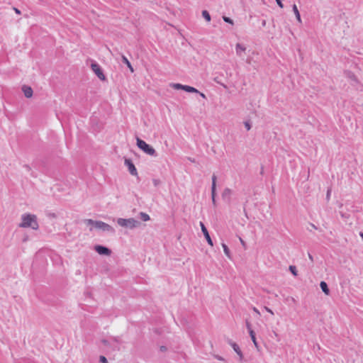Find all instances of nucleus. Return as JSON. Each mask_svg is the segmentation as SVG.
Here are the masks:
<instances>
[{
	"mask_svg": "<svg viewBox=\"0 0 363 363\" xmlns=\"http://www.w3.org/2000/svg\"><path fill=\"white\" fill-rule=\"evenodd\" d=\"M19 228H30L33 230H38L39 225L37 216L34 214L24 213L21 216V223L18 224Z\"/></svg>",
	"mask_w": 363,
	"mask_h": 363,
	"instance_id": "nucleus-1",
	"label": "nucleus"
},
{
	"mask_svg": "<svg viewBox=\"0 0 363 363\" xmlns=\"http://www.w3.org/2000/svg\"><path fill=\"white\" fill-rule=\"evenodd\" d=\"M85 223L87 224V225H94L96 228H98V229H101L103 231H107V232H110L111 233H115V230L114 228L111 226L110 225L103 222V221H101V220H93L91 219H86L85 220Z\"/></svg>",
	"mask_w": 363,
	"mask_h": 363,
	"instance_id": "nucleus-2",
	"label": "nucleus"
},
{
	"mask_svg": "<svg viewBox=\"0 0 363 363\" xmlns=\"http://www.w3.org/2000/svg\"><path fill=\"white\" fill-rule=\"evenodd\" d=\"M136 144L138 147L145 153L151 156H157L155 150L151 145L138 137L136 138Z\"/></svg>",
	"mask_w": 363,
	"mask_h": 363,
	"instance_id": "nucleus-3",
	"label": "nucleus"
},
{
	"mask_svg": "<svg viewBox=\"0 0 363 363\" xmlns=\"http://www.w3.org/2000/svg\"><path fill=\"white\" fill-rule=\"evenodd\" d=\"M117 223L121 227L128 228L130 229L137 228L140 225V222L135 220L133 218H119L117 220Z\"/></svg>",
	"mask_w": 363,
	"mask_h": 363,
	"instance_id": "nucleus-4",
	"label": "nucleus"
},
{
	"mask_svg": "<svg viewBox=\"0 0 363 363\" xmlns=\"http://www.w3.org/2000/svg\"><path fill=\"white\" fill-rule=\"evenodd\" d=\"M91 68L92 71L95 73V74L98 77V78L102 81L106 80V76L104 74V72L100 67V65L96 62H92L91 65Z\"/></svg>",
	"mask_w": 363,
	"mask_h": 363,
	"instance_id": "nucleus-5",
	"label": "nucleus"
},
{
	"mask_svg": "<svg viewBox=\"0 0 363 363\" xmlns=\"http://www.w3.org/2000/svg\"><path fill=\"white\" fill-rule=\"evenodd\" d=\"M125 165L128 167L130 174L133 176H138L137 169L130 159L125 158Z\"/></svg>",
	"mask_w": 363,
	"mask_h": 363,
	"instance_id": "nucleus-6",
	"label": "nucleus"
},
{
	"mask_svg": "<svg viewBox=\"0 0 363 363\" xmlns=\"http://www.w3.org/2000/svg\"><path fill=\"white\" fill-rule=\"evenodd\" d=\"M95 251L101 255L109 256L111 254V250L104 245H96L94 246Z\"/></svg>",
	"mask_w": 363,
	"mask_h": 363,
	"instance_id": "nucleus-7",
	"label": "nucleus"
},
{
	"mask_svg": "<svg viewBox=\"0 0 363 363\" xmlns=\"http://www.w3.org/2000/svg\"><path fill=\"white\" fill-rule=\"evenodd\" d=\"M200 225H201V231L208 242V244L211 246H213V240L208 233V231L207 230V228H206L205 225L202 223V222H200Z\"/></svg>",
	"mask_w": 363,
	"mask_h": 363,
	"instance_id": "nucleus-8",
	"label": "nucleus"
},
{
	"mask_svg": "<svg viewBox=\"0 0 363 363\" xmlns=\"http://www.w3.org/2000/svg\"><path fill=\"white\" fill-rule=\"evenodd\" d=\"M217 177L213 174L212 176L211 198L214 206H216V191Z\"/></svg>",
	"mask_w": 363,
	"mask_h": 363,
	"instance_id": "nucleus-9",
	"label": "nucleus"
},
{
	"mask_svg": "<svg viewBox=\"0 0 363 363\" xmlns=\"http://www.w3.org/2000/svg\"><path fill=\"white\" fill-rule=\"evenodd\" d=\"M227 342L230 345H231V347H233L234 351L238 354V355H239L240 358L242 359L243 357V354L238 345L233 342L230 339H228Z\"/></svg>",
	"mask_w": 363,
	"mask_h": 363,
	"instance_id": "nucleus-10",
	"label": "nucleus"
},
{
	"mask_svg": "<svg viewBox=\"0 0 363 363\" xmlns=\"http://www.w3.org/2000/svg\"><path fill=\"white\" fill-rule=\"evenodd\" d=\"M349 78L353 82L352 84L353 86H358L357 89H359L361 91L363 90V84L360 83L357 77L353 73L350 74Z\"/></svg>",
	"mask_w": 363,
	"mask_h": 363,
	"instance_id": "nucleus-11",
	"label": "nucleus"
},
{
	"mask_svg": "<svg viewBox=\"0 0 363 363\" xmlns=\"http://www.w3.org/2000/svg\"><path fill=\"white\" fill-rule=\"evenodd\" d=\"M22 91L26 98H30L33 96V91L30 86L23 85Z\"/></svg>",
	"mask_w": 363,
	"mask_h": 363,
	"instance_id": "nucleus-12",
	"label": "nucleus"
},
{
	"mask_svg": "<svg viewBox=\"0 0 363 363\" xmlns=\"http://www.w3.org/2000/svg\"><path fill=\"white\" fill-rule=\"evenodd\" d=\"M235 50L238 55L242 56V52L246 50V48L240 43H237L235 45Z\"/></svg>",
	"mask_w": 363,
	"mask_h": 363,
	"instance_id": "nucleus-13",
	"label": "nucleus"
},
{
	"mask_svg": "<svg viewBox=\"0 0 363 363\" xmlns=\"http://www.w3.org/2000/svg\"><path fill=\"white\" fill-rule=\"evenodd\" d=\"M320 287L325 294H326V295L330 294V289H329L328 286L325 281H320Z\"/></svg>",
	"mask_w": 363,
	"mask_h": 363,
	"instance_id": "nucleus-14",
	"label": "nucleus"
},
{
	"mask_svg": "<svg viewBox=\"0 0 363 363\" xmlns=\"http://www.w3.org/2000/svg\"><path fill=\"white\" fill-rule=\"evenodd\" d=\"M122 62L128 66V67L130 69L131 72H134V69H133V66L131 65V63L130 62V61L128 60V58L125 55H122Z\"/></svg>",
	"mask_w": 363,
	"mask_h": 363,
	"instance_id": "nucleus-15",
	"label": "nucleus"
},
{
	"mask_svg": "<svg viewBox=\"0 0 363 363\" xmlns=\"http://www.w3.org/2000/svg\"><path fill=\"white\" fill-rule=\"evenodd\" d=\"M293 11L294 12V14L296 15V18L297 21L299 23H301V15H300V13L298 11V9L296 4L293 5Z\"/></svg>",
	"mask_w": 363,
	"mask_h": 363,
	"instance_id": "nucleus-16",
	"label": "nucleus"
},
{
	"mask_svg": "<svg viewBox=\"0 0 363 363\" xmlns=\"http://www.w3.org/2000/svg\"><path fill=\"white\" fill-rule=\"evenodd\" d=\"M250 336L255 345V346L258 348V344H257V340H256V337H255V332L252 330H250Z\"/></svg>",
	"mask_w": 363,
	"mask_h": 363,
	"instance_id": "nucleus-17",
	"label": "nucleus"
},
{
	"mask_svg": "<svg viewBox=\"0 0 363 363\" xmlns=\"http://www.w3.org/2000/svg\"><path fill=\"white\" fill-rule=\"evenodd\" d=\"M231 194V190L228 188H226L224 189V191L222 193V197L223 199H225L226 197L228 199L230 198Z\"/></svg>",
	"mask_w": 363,
	"mask_h": 363,
	"instance_id": "nucleus-18",
	"label": "nucleus"
},
{
	"mask_svg": "<svg viewBox=\"0 0 363 363\" xmlns=\"http://www.w3.org/2000/svg\"><path fill=\"white\" fill-rule=\"evenodd\" d=\"M139 215H140V219L143 221H147L150 219V216L146 213L140 212Z\"/></svg>",
	"mask_w": 363,
	"mask_h": 363,
	"instance_id": "nucleus-19",
	"label": "nucleus"
},
{
	"mask_svg": "<svg viewBox=\"0 0 363 363\" xmlns=\"http://www.w3.org/2000/svg\"><path fill=\"white\" fill-rule=\"evenodd\" d=\"M222 247L223 248V251H224L225 255L228 257L230 258V251L228 247L225 243H222Z\"/></svg>",
	"mask_w": 363,
	"mask_h": 363,
	"instance_id": "nucleus-20",
	"label": "nucleus"
},
{
	"mask_svg": "<svg viewBox=\"0 0 363 363\" xmlns=\"http://www.w3.org/2000/svg\"><path fill=\"white\" fill-rule=\"evenodd\" d=\"M202 16L206 21H208V22L211 21V16L206 10H203L202 11Z\"/></svg>",
	"mask_w": 363,
	"mask_h": 363,
	"instance_id": "nucleus-21",
	"label": "nucleus"
},
{
	"mask_svg": "<svg viewBox=\"0 0 363 363\" xmlns=\"http://www.w3.org/2000/svg\"><path fill=\"white\" fill-rule=\"evenodd\" d=\"M171 86L174 88L175 89H182L183 90L184 85L179 83H173L171 84Z\"/></svg>",
	"mask_w": 363,
	"mask_h": 363,
	"instance_id": "nucleus-22",
	"label": "nucleus"
},
{
	"mask_svg": "<svg viewBox=\"0 0 363 363\" xmlns=\"http://www.w3.org/2000/svg\"><path fill=\"white\" fill-rule=\"evenodd\" d=\"M289 269L292 274H294V276H297V269H296V266L290 265Z\"/></svg>",
	"mask_w": 363,
	"mask_h": 363,
	"instance_id": "nucleus-23",
	"label": "nucleus"
},
{
	"mask_svg": "<svg viewBox=\"0 0 363 363\" xmlns=\"http://www.w3.org/2000/svg\"><path fill=\"white\" fill-rule=\"evenodd\" d=\"M223 20L225 23H230V24H232V25H233V23H234L233 21L230 17H228V16H223Z\"/></svg>",
	"mask_w": 363,
	"mask_h": 363,
	"instance_id": "nucleus-24",
	"label": "nucleus"
},
{
	"mask_svg": "<svg viewBox=\"0 0 363 363\" xmlns=\"http://www.w3.org/2000/svg\"><path fill=\"white\" fill-rule=\"evenodd\" d=\"M183 90L186 92L191 93V90H193V86H188V85H184Z\"/></svg>",
	"mask_w": 363,
	"mask_h": 363,
	"instance_id": "nucleus-25",
	"label": "nucleus"
},
{
	"mask_svg": "<svg viewBox=\"0 0 363 363\" xmlns=\"http://www.w3.org/2000/svg\"><path fill=\"white\" fill-rule=\"evenodd\" d=\"M152 182L155 186H158L161 184V181L159 179H153Z\"/></svg>",
	"mask_w": 363,
	"mask_h": 363,
	"instance_id": "nucleus-26",
	"label": "nucleus"
},
{
	"mask_svg": "<svg viewBox=\"0 0 363 363\" xmlns=\"http://www.w3.org/2000/svg\"><path fill=\"white\" fill-rule=\"evenodd\" d=\"M99 362L101 363H108V360H107L106 357L103 355H101L99 357Z\"/></svg>",
	"mask_w": 363,
	"mask_h": 363,
	"instance_id": "nucleus-27",
	"label": "nucleus"
},
{
	"mask_svg": "<svg viewBox=\"0 0 363 363\" xmlns=\"http://www.w3.org/2000/svg\"><path fill=\"white\" fill-rule=\"evenodd\" d=\"M331 191H332L331 188H328L327 190V194H326V200L327 201L330 200Z\"/></svg>",
	"mask_w": 363,
	"mask_h": 363,
	"instance_id": "nucleus-28",
	"label": "nucleus"
},
{
	"mask_svg": "<svg viewBox=\"0 0 363 363\" xmlns=\"http://www.w3.org/2000/svg\"><path fill=\"white\" fill-rule=\"evenodd\" d=\"M245 127L247 130H250L251 128V123L250 121H245L244 122Z\"/></svg>",
	"mask_w": 363,
	"mask_h": 363,
	"instance_id": "nucleus-29",
	"label": "nucleus"
},
{
	"mask_svg": "<svg viewBox=\"0 0 363 363\" xmlns=\"http://www.w3.org/2000/svg\"><path fill=\"white\" fill-rule=\"evenodd\" d=\"M276 1L280 8L284 7V4H282V0H276Z\"/></svg>",
	"mask_w": 363,
	"mask_h": 363,
	"instance_id": "nucleus-30",
	"label": "nucleus"
},
{
	"mask_svg": "<svg viewBox=\"0 0 363 363\" xmlns=\"http://www.w3.org/2000/svg\"><path fill=\"white\" fill-rule=\"evenodd\" d=\"M246 327L248 329L249 332L250 331V330H252L251 328V324L249 321L246 320Z\"/></svg>",
	"mask_w": 363,
	"mask_h": 363,
	"instance_id": "nucleus-31",
	"label": "nucleus"
},
{
	"mask_svg": "<svg viewBox=\"0 0 363 363\" xmlns=\"http://www.w3.org/2000/svg\"><path fill=\"white\" fill-rule=\"evenodd\" d=\"M23 167L28 171L30 172L31 170L30 167L28 164H24Z\"/></svg>",
	"mask_w": 363,
	"mask_h": 363,
	"instance_id": "nucleus-32",
	"label": "nucleus"
},
{
	"mask_svg": "<svg viewBox=\"0 0 363 363\" xmlns=\"http://www.w3.org/2000/svg\"><path fill=\"white\" fill-rule=\"evenodd\" d=\"M101 342H102L104 345H106V346L109 345L108 341L107 340H106V339H103V340H101Z\"/></svg>",
	"mask_w": 363,
	"mask_h": 363,
	"instance_id": "nucleus-33",
	"label": "nucleus"
},
{
	"mask_svg": "<svg viewBox=\"0 0 363 363\" xmlns=\"http://www.w3.org/2000/svg\"><path fill=\"white\" fill-rule=\"evenodd\" d=\"M264 309H265L267 312H269V313H270L271 314L274 315L273 311H272L270 308H269L268 307L264 306Z\"/></svg>",
	"mask_w": 363,
	"mask_h": 363,
	"instance_id": "nucleus-34",
	"label": "nucleus"
},
{
	"mask_svg": "<svg viewBox=\"0 0 363 363\" xmlns=\"http://www.w3.org/2000/svg\"><path fill=\"white\" fill-rule=\"evenodd\" d=\"M160 350L161 352H165L167 350V347L166 346L162 345L160 347Z\"/></svg>",
	"mask_w": 363,
	"mask_h": 363,
	"instance_id": "nucleus-35",
	"label": "nucleus"
},
{
	"mask_svg": "<svg viewBox=\"0 0 363 363\" xmlns=\"http://www.w3.org/2000/svg\"><path fill=\"white\" fill-rule=\"evenodd\" d=\"M191 93H196V94H199L200 91L196 89V88L193 87V90H191Z\"/></svg>",
	"mask_w": 363,
	"mask_h": 363,
	"instance_id": "nucleus-36",
	"label": "nucleus"
},
{
	"mask_svg": "<svg viewBox=\"0 0 363 363\" xmlns=\"http://www.w3.org/2000/svg\"><path fill=\"white\" fill-rule=\"evenodd\" d=\"M13 10L16 12V13L21 14V11L18 9L13 7Z\"/></svg>",
	"mask_w": 363,
	"mask_h": 363,
	"instance_id": "nucleus-37",
	"label": "nucleus"
},
{
	"mask_svg": "<svg viewBox=\"0 0 363 363\" xmlns=\"http://www.w3.org/2000/svg\"><path fill=\"white\" fill-rule=\"evenodd\" d=\"M199 94L202 98H203V99H206V95H205L203 93L200 92Z\"/></svg>",
	"mask_w": 363,
	"mask_h": 363,
	"instance_id": "nucleus-38",
	"label": "nucleus"
},
{
	"mask_svg": "<svg viewBox=\"0 0 363 363\" xmlns=\"http://www.w3.org/2000/svg\"><path fill=\"white\" fill-rule=\"evenodd\" d=\"M240 241L243 246H245V242L241 238H240Z\"/></svg>",
	"mask_w": 363,
	"mask_h": 363,
	"instance_id": "nucleus-39",
	"label": "nucleus"
},
{
	"mask_svg": "<svg viewBox=\"0 0 363 363\" xmlns=\"http://www.w3.org/2000/svg\"><path fill=\"white\" fill-rule=\"evenodd\" d=\"M254 311L256 312L257 314H260L259 311L256 308H253Z\"/></svg>",
	"mask_w": 363,
	"mask_h": 363,
	"instance_id": "nucleus-40",
	"label": "nucleus"
},
{
	"mask_svg": "<svg viewBox=\"0 0 363 363\" xmlns=\"http://www.w3.org/2000/svg\"><path fill=\"white\" fill-rule=\"evenodd\" d=\"M262 26H265V25H266V21L265 20L262 21Z\"/></svg>",
	"mask_w": 363,
	"mask_h": 363,
	"instance_id": "nucleus-41",
	"label": "nucleus"
},
{
	"mask_svg": "<svg viewBox=\"0 0 363 363\" xmlns=\"http://www.w3.org/2000/svg\"><path fill=\"white\" fill-rule=\"evenodd\" d=\"M309 259L313 261V257L311 254H308Z\"/></svg>",
	"mask_w": 363,
	"mask_h": 363,
	"instance_id": "nucleus-42",
	"label": "nucleus"
},
{
	"mask_svg": "<svg viewBox=\"0 0 363 363\" xmlns=\"http://www.w3.org/2000/svg\"><path fill=\"white\" fill-rule=\"evenodd\" d=\"M359 235H360V237L362 238V239L363 240V233H362V232H361V233H359Z\"/></svg>",
	"mask_w": 363,
	"mask_h": 363,
	"instance_id": "nucleus-43",
	"label": "nucleus"
},
{
	"mask_svg": "<svg viewBox=\"0 0 363 363\" xmlns=\"http://www.w3.org/2000/svg\"><path fill=\"white\" fill-rule=\"evenodd\" d=\"M27 240H28V238H27V237H26V238H24L23 239V242H26V241H27Z\"/></svg>",
	"mask_w": 363,
	"mask_h": 363,
	"instance_id": "nucleus-44",
	"label": "nucleus"
},
{
	"mask_svg": "<svg viewBox=\"0 0 363 363\" xmlns=\"http://www.w3.org/2000/svg\"><path fill=\"white\" fill-rule=\"evenodd\" d=\"M312 228H316V227L313 224H312Z\"/></svg>",
	"mask_w": 363,
	"mask_h": 363,
	"instance_id": "nucleus-45",
	"label": "nucleus"
},
{
	"mask_svg": "<svg viewBox=\"0 0 363 363\" xmlns=\"http://www.w3.org/2000/svg\"><path fill=\"white\" fill-rule=\"evenodd\" d=\"M263 173V167H262L261 174Z\"/></svg>",
	"mask_w": 363,
	"mask_h": 363,
	"instance_id": "nucleus-46",
	"label": "nucleus"
}]
</instances>
